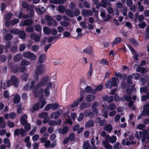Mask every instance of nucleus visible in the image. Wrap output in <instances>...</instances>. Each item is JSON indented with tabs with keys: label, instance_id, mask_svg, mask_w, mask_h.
Returning a JSON list of instances; mask_svg holds the SVG:
<instances>
[{
	"label": "nucleus",
	"instance_id": "nucleus-1",
	"mask_svg": "<svg viewBox=\"0 0 149 149\" xmlns=\"http://www.w3.org/2000/svg\"><path fill=\"white\" fill-rule=\"evenodd\" d=\"M119 80L117 78L113 77L112 78L111 80H108L105 84V86L106 88H110L116 86L118 85L117 81Z\"/></svg>",
	"mask_w": 149,
	"mask_h": 149
},
{
	"label": "nucleus",
	"instance_id": "nucleus-2",
	"mask_svg": "<svg viewBox=\"0 0 149 149\" xmlns=\"http://www.w3.org/2000/svg\"><path fill=\"white\" fill-rule=\"evenodd\" d=\"M49 81V77L47 75L43 77L41 80L38 82V84L36 85L35 89H38L40 87H43L47 85Z\"/></svg>",
	"mask_w": 149,
	"mask_h": 149
},
{
	"label": "nucleus",
	"instance_id": "nucleus-3",
	"mask_svg": "<svg viewBox=\"0 0 149 149\" xmlns=\"http://www.w3.org/2000/svg\"><path fill=\"white\" fill-rule=\"evenodd\" d=\"M66 14L70 17H73L74 16H77L79 15L80 12L78 8L75 9L74 11L69 9H67L65 11Z\"/></svg>",
	"mask_w": 149,
	"mask_h": 149
},
{
	"label": "nucleus",
	"instance_id": "nucleus-4",
	"mask_svg": "<svg viewBox=\"0 0 149 149\" xmlns=\"http://www.w3.org/2000/svg\"><path fill=\"white\" fill-rule=\"evenodd\" d=\"M45 66L44 65L41 64L38 66L35 70V74L36 76H38L42 74H43L45 72Z\"/></svg>",
	"mask_w": 149,
	"mask_h": 149
},
{
	"label": "nucleus",
	"instance_id": "nucleus-5",
	"mask_svg": "<svg viewBox=\"0 0 149 149\" xmlns=\"http://www.w3.org/2000/svg\"><path fill=\"white\" fill-rule=\"evenodd\" d=\"M23 56L24 58L29 59L31 61H34L36 59V56L35 54L29 51L24 53Z\"/></svg>",
	"mask_w": 149,
	"mask_h": 149
},
{
	"label": "nucleus",
	"instance_id": "nucleus-6",
	"mask_svg": "<svg viewBox=\"0 0 149 149\" xmlns=\"http://www.w3.org/2000/svg\"><path fill=\"white\" fill-rule=\"evenodd\" d=\"M8 66L10 69L11 71L14 73H15L18 72L19 68L17 65L16 64L13 65L11 63H10L8 64Z\"/></svg>",
	"mask_w": 149,
	"mask_h": 149
},
{
	"label": "nucleus",
	"instance_id": "nucleus-7",
	"mask_svg": "<svg viewBox=\"0 0 149 149\" xmlns=\"http://www.w3.org/2000/svg\"><path fill=\"white\" fill-rule=\"evenodd\" d=\"M148 133L147 130H145L141 131H139L138 133V132H136L135 134V137L138 139L141 138V137L144 136L146 135Z\"/></svg>",
	"mask_w": 149,
	"mask_h": 149
},
{
	"label": "nucleus",
	"instance_id": "nucleus-8",
	"mask_svg": "<svg viewBox=\"0 0 149 149\" xmlns=\"http://www.w3.org/2000/svg\"><path fill=\"white\" fill-rule=\"evenodd\" d=\"M10 80L13 85L17 87L19 85V80L18 78L15 75H13L10 77Z\"/></svg>",
	"mask_w": 149,
	"mask_h": 149
},
{
	"label": "nucleus",
	"instance_id": "nucleus-9",
	"mask_svg": "<svg viewBox=\"0 0 149 149\" xmlns=\"http://www.w3.org/2000/svg\"><path fill=\"white\" fill-rule=\"evenodd\" d=\"M115 76L118 78L120 79H122L123 81L125 80L127 78V75L125 74H122L120 72H115Z\"/></svg>",
	"mask_w": 149,
	"mask_h": 149
},
{
	"label": "nucleus",
	"instance_id": "nucleus-10",
	"mask_svg": "<svg viewBox=\"0 0 149 149\" xmlns=\"http://www.w3.org/2000/svg\"><path fill=\"white\" fill-rule=\"evenodd\" d=\"M82 15L84 17H87L89 16H91L93 13L91 10L84 9L81 11Z\"/></svg>",
	"mask_w": 149,
	"mask_h": 149
},
{
	"label": "nucleus",
	"instance_id": "nucleus-11",
	"mask_svg": "<svg viewBox=\"0 0 149 149\" xmlns=\"http://www.w3.org/2000/svg\"><path fill=\"white\" fill-rule=\"evenodd\" d=\"M30 37L32 40L36 42H39L40 40V36L36 33H32L30 35Z\"/></svg>",
	"mask_w": 149,
	"mask_h": 149
},
{
	"label": "nucleus",
	"instance_id": "nucleus-12",
	"mask_svg": "<svg viewBox=\"0 0 149 149\" xmlns=\"http://www.w3.org/2000/svg\"><path fill=\"white\" fill-rule=\"evenodd\" d=\"M107 141L109 143H113L116 140L117 138L115 136H112L111 137L109 135H108L106 137Z\"/></svg>",
	"mask_w": 149,
	"mask_h": 149
},
{
	"label": "nucleus",
	"instance_id": "nucleus-13",
	"mask_svg": "<svg viewBox=\"0 0 149 149\" xmlns=\"http://www.w3.org/2000/svg\"><path fill=\"white\" fill-rule=\"evenodd\" d=\"M27 116L26 114H24L20 118V122L22 125L24 126L27 123Z\"/></svg>",
	"mask_w": 149,
	"mask_h": 149
},
{
	"label": "nucleus",
	"instance_id": "nucleus-14",
	"mask_svg": "<svg viewBox=\"0 0 149 149\" xmlns=\"http://www.w3.org/2000/svg\"><path fill=\"white\" fill-rule=\"evenodd\" d=\"M22 6L24 8H26L27 10H30L32 9V6L29 5L28 3L25 1H23L22 4Z\"/></svg>",
	"mask_w": 149,
	"mask_h": 149
},
{
	"label": "nucleus",
	"instance_id": "nucleus-15",
	"mask_svg": "<svg viewBox=\"0 0 149 149\" xmlns=\"http://www.w3.org/2000/svg\"><path fill=\"white\" fill-rule=\"evenodd\" d=\"M93 49L92 46H89L84 49L83 50V52L88 54H90L93 52Z\"/></svg>",
	"mask_w": 149,
	"mask_h": 149
},
{
	"label": "nucleus",
	"instance_id": "nucleus-16",
	"mask_svg": "<svg viewBox=\"0 0 149 149\" xmlns=\"http://www.w3.org/2000/svg\"><path fill=\"white\" fill-rule=\"evenodd\" d=\"M91 103L90 102L85 103L83 102L80 106V109H83L85 108H87L90 107L91 105Z\"/></svg>",
	"mask_w": 149,
	"mask_h": 149
},
{
	"label": "nucleus",
	"instance_id": "nucleus-17",
	"mask_svg": "<svg viewBox=\"0 0 149 149\" xmlns=\"http://www.w3.org/2000/svg\"><path fill=\"white\" fill-rule=\"evenodd\" d=\"M122 41V40L121 38L119 37H116L115 38L114 40L112 43V46L115 45L116 44L120 43Z\"/></svg>",
	"mask_w": 149,
	"mask_h": 149
},
{
	"label": "nucleus",
	"instance_id": "nucleus-18",
	"mask_svg": "<svg viewBox=\"0 0 149 149\" xmlns=\"http://www.w3.org/2000/svg\"><path fill=\"white\" fill-rule=\"evenodd\" d=\"M60 115V113L58 111L53 113L51 114L50 117L51 118H54V119H57Z\"/></svg>",
	"mask_w": 149,
	"mask_h": 149
},
{
	"label": "nucleus",
	"instance_id": "nucleus-19",
	"mask_svg": "<svg viewBox=\"0 0 149 149\" xmlns=\"http://www.w3.org/2000/svg\"><path fill=\"white\" fill-rule=\"evenodd\" d=\"M91 147V145L88 140L85 141L83 144V149H89Z\"/></svg>",
	"mask_w": 149,
	"mask_h": 149
},
{
	"label": "nucleus",
	"instance_id": "nucleus-20",
	"mask_svg": "<svg viewBox=\"0 0 149 149\" xmlns=\"http://www.w3.org/2000/svg\"><path fill=\"white\" fill-rule=\"evenodd\" d=\"M22 59V55L21 54H18L14 56V61L15 62L20 61Z\"/></svg>",
	"mask_w": 149,
	"mask_h": 149
},
{
	"label": "nucleus",
	"instance_id": "nucleus-21",
	"mask_svg": "<svg viewBox=\"0 0 149 149\" xmlns=\"http://www.w3.org/2000/svg\"><path fill=\"white\" fill-rule=\"evenodd\" d=\"M46 59V55L44 54H41L39 56V61L40 63H44Z\"/></svg>",
	"mask_w": 149,
	"mask_h": 149
},
{
	"label": "nucleus",
	"instance_id": "nucleus-22",
	"mask_svg": "<svg viewBox=\"0 0 149 149\" xmlns=\"http://www.w3.org/2000/svg\"><path fill=\"white\" fill-rule=\"evenodd\" d=\"M20 96L19 95H17L14 97L13 103L15 104H17L19 102L20 100Z\"/></svg>",
	"mask_w": 149,
	"mask_h": 149
},
{
	"label": "nucleus",
	"instance_id": "nucleus-23",
	"mask_svg": "<svg viewBox=\"0 0 149 149\" xmlns=\"http://www.w3.org/2000/svg\"><path fill=\"white\" fill-rule=\"evenodd\" d=\"M129 41L134 46H137L139 45V43L135 39L132 38H130L129 39Z\"/></svg>",
	"mask_w": 149,
	"mask_h": 149
},
{
	"label": "nucleus",
	"instance_id": "nucleus-24",
	"mask_svg": "<svg viewBox=\"0 0 149 149\" xmlns=\"http://www.w3.org/2000/svg\"><path fill=\"white\" fill-rule=\"evenodd\" d=\"M94 121L90 119L89 120L86 122V125L85 127H91L93 126L94 125Z\"/></svg>",
	"mask_w": 149,
	"mask_h": 149
},
{
	"label": "nucleus",
	"instance_id": "nucleus-25",
	"mask_svg": "<svg viewBox=\"0 0 149 149\" xmlns=\"http://www.w3.org/2000/svg\"><path fill=\"white\" fill-rule=\"evenodd\" d=\"M33 23V20L31 19H28L24 21V25L30 26Z\"/></svg>",
	"mask_w": 149,
	"mask_h": 149
},
{
	"label": "nucleus",
	"instance_id": "nucleus-26",
	"mask_svg": "<svg viewBox=\"0 0 149 149\" xmlns=\"http://www.w3.org/2000/svg\"><path fill=\"white\" fill-rule=\"evenodd\" d=\"M102 144L104 145V147L107 149H112V146L109 144L108 142L106 140H104Z\"/></svg>",
	"mask_w": 149,
	"mask_h": 149
},
{
	"label": "nucleus",
	"instance_id": "nucleus-27",
	"mask_svg": "<svg viewBox=\"0 0 149 149\" xmlns=\"http://www.w3.org/2000/svg\"><path fill=\"white\" fill-rule=\"evenodd\" d=\"M112 126L110 124H107L104 126V130L108 132H111L112 129Z\"/></svg>",
	"mask_w": 149,
	"mask_h": 149
},
{
	"label": "nucleus",
	"instance_id": "nucleus-28",
	"mask_svg": "<svg viewBox=\"0 0 149 149\" xmlns=\"http://www.w3.org/2000/svg\"><path fill=\"white\" fill-rule=\"evenodd\" d=\"M95 97L94 95H88L86 97V100L88 102H90L93 100Z\"/></svg>",
	"mask_w": 149,
	"mask_h": 149
},
{
	"label": "nucleus",
	"instance_id": "nucleus-29",
	"mask_svg": "<svg viewBox=\"0 0 149 149\" xmlns=\"http://www.w3.org/2000/svg\"><path fill=\"white\" fill-rule=\"evenodd\" d=\"M68 128L67 127H64L62 128L61 132V129L60 128V130H59L58 132L59 133L61 132L62 134H65L66 133L68 130Z\"/></svg>",
	"mask_w": 149,
	"mask_h": 149
},
{
	"label": "nucleus",
	"instance_id": "nucleus-30",
	"mask_svg": "<svg viewBox=\"0 0 149 149\" xmlns=\"http://www.w3.org/2000/svg\"><path fill=\"white\" fill-rule=\"evenodd\" d=\"M13 38L12 35L8 33L6 34L4 36V39L5 41H10Z\"/></svg>",
	"mask_w": 149,
	"mask_h": 149
},
{
	"label": "nucleus",
	"instance_id": "nucleus-31",
	"mask_svg": "<svg viewBox=\"0 0 149 149\" xmlns=\"http://www.w3.org/2000/svg\"><path fill=\"white\" fill-rule=\"evenodd\" d=\"M81 101H80V99L79 98L77 99V100H75L73 102L71 106L72 107H74L78 106L80 103Z\"/></svg>",
	"mask_w": 149,
	"mask_h": 149
},
{
	"label": "nucleus",
	"instance_id": "nucleus-32",
	"mask_svg": "<svg viewBox=\"0 0 149 149\" xmlns=\"http://www.w3.org/2000/svg\"><path fill=\"white\" fill-rule=\"evenodd\" d=\"M20 31L19 34V37L21 39H24L26 36V33L23 30H21Z\"/></svg>",
	"mask_w": 149,
	"mask_h": 149
},
{
	"label": "nucleus",
	"instance_id": "nucleus-33",
	"mask_svg": "<svg viewBox=\"0 0 149 149\" xmlns=\"http://www.w3.org/2000/svg\"><path fill=\"white\" fill-rule=\"evenodd\" d=\"M65 7L63 5H59L58 7V11L61 13H63L65 12Z\"/></svg>",
	"mask_w": 149,
	"mask_h": 149
},
{
	"label": "nucleus",
	"instance_id": "nucleus-34",
	"mask_svg": "<svg viewBox=\"0 0 149 149\" xmlns=\"http://www.w3.org/2000/svg\"><path fill=\"white\" fill-rule=\"evenodd\" d=\"M97 102L95 101L93 104L92 106V110L93 112L97 113Z\"/></svg>",
	"mask_w": 149,
	"mask_h": 149
},
{
	"label": "nucleus",
	"instance_id": "nucleus-35",
	"mask_svg": "<svg viewBox=\"0 0 149 149\" xmlns=\"http://www.w3.org/2000/svg\"><path fill=\"white\" fill-rule=\"evenodd\" d=\"M133 77L131 75H130L127 76V82L129 84H132V79Z\"/></svg>",
	"mask_w": 149,
	"mask_h": 149
},
{
	"label": "nucleus",
	"instance_id": "nucleus-36",
	"mask_svg": "<svg viewBox=\"0 0 149 149\" xmlns=\"http://www.w3.org/2000/svg\"><path fill=\"white\" fill-rule=\"evenodd\" d=\"M35 10L39 15H42L45 12V10H42L40 8H35Z\"/></svg>",
	"mask_w": 149,
	"mask_h": 149
},
{
	"label": "nucleus",
	"instance_id": "nucleus-37",
	"mask_svg": "<svg viewBox=\"0 0 149 149\" xmlns=\"http://www.w3.org/2000/svg\"><path fill=\"white\" fill-rule=\"evenodd\" d=\"M69 140L71 141H73L75 139V134L74 133H71L70 134L68 137Z\"/></svg>",
	"mask_w": 149,
	"mask_h": 149
},
{
	"label": "nucleus",
	"instance_id": "nucleus-38",
	"mask_svg": "<svg viewBox=\"0 0 149 149\" xmlns=\"http://www.w3.org/2000/svg\"><path fill=\"white\" fill-rule=\"evenodd\" d=\"M29 78V74L24 73L22 75V79L23 81H26Z\"/></svg>",
	"mask_w": 149,
	"mask_h": 149
},
{
	"label": "nucleus",
	"instance_id": "nucleus-39",
	"mask_svg": "<svg viewBox=\"0 0 149 149\" xmlns=\"http://www.w3.org/2000/svg\"><path fill=\"white\" fill-rule=\"evenodd\" d=\"M100 63L103 65H109L108 61L105 58L102 59L100 62Z\"/></svg>",
	"mask_w": 149,
	"mask_h": 149
},
{
	"label": "nucleus",
	"instance_id": "nucleus-40",
	"mask_svg": "<svg viewBox=\"0 0 149 149\" xmlns=\"http://www.w3.org/2000/svg\"><path fill=\"white\" fill-rule=\"evenodd\" d=\"M40 103L37 102L33 106L32 109L34 111H37L38 110L40 107Z\"/></svg>",
	"mask_w": 149,
	"mask_h": 149
},
{
	"label": "nucleus",
	"instance_id": "nucleus-41",
	"mask_svg": "<svg viewBox=\"0 0 149 149\" xmlns=\"http://www.w3.org/2000/svg\"><path fill=\"white\" fill-rule=\"evenodd\" d=\"M35 30L38 32H40L42 31V27L39 24H36L34 26Z\"/></svg>",
	"mask_w": 149,
	"mask_h": 149
},
{
	"label": "nucleus",
	"instance_id": "nucleus-42",
	"mask_svg": "<svg viewBox=\"0 0 149 149\" xmlns=\"http://www.w3.org/2000/svg\"><path fill=\"white\" fill-rule=\"evenodd\" d=\"M43 31L44 33L47 34H49L51 32L50 29L47 26L44 27L43 28Z\"/></svg>",
	"mask_w": 149,
	"mask_h": 149
},
{
	"label": "nucleus",
	"instance_id": "nucleus-43",
	"mask_svg": "<svg viewBox=\"0 0 149 149\" xmlns=\"http://www.w3.org/2000/svg\"><path fill=\"white\" fill-rule=\"evenodd\" d=\"M85 93V91L84 90H82L80 92V97L79 98L80 99V101H82L84 99V95Z\"/></svg>",
	"mask_w": 149,
	"mask_h": 149
},
{
	"label": "nucleus",
	"instance_id": "nucleus-44",
	"mask_svg": "<svg viewBox=\"0 0 149 149\" xmlns=\"http://www.w3.org/2000/svg\"><path fill=\"white\" fill-rule=\"evenodd\" d=\"M116 106L114 103H111L108 106V109L110 110L113 111L116 108Z\"/></svg>",
	"mask_w": 149,
	"mask_h": 149
},
{
	"label": "nucleus",
	"instance_id": "nucleus-45",
	"mask_svg": "<svg viewBox=\"0 0 149 149\" xmlns=\"http://www.w3.org/2000/svg\"><path fill=\"white\" fill-rule=\"evenodd\" d=\"M21 64L22 65L27 66L30 65V63L26 59H23L21 61Z\"/></svg>",
	"mask_w": 149,
	"mask_h": 149
},
{
	"label": "nucleus",
	"instance_id": "nucleus-46",
	"mask_svg": "<svg viewBox=\"0 0 149 149\" xmlns=\"http://www.w3.org/2000/svg\"><path fill=\"white\" fill-rule=\"evenodd\" d=\"M103 116L105 118H107L108 115V112L107 111V108L104 107L103 109Z\"/></svg>",
	"mask_w": 149,
	"mask_h": 149
},
{
	"label": "nucleus",
	"instance_id": "nucleus-47",
	"mask_svg": "<svg viewBox=\"0 0 149 149\" xmlns=\"http://www.w3.org/2000/svg\"><path fill=\"white\" fill-rule=\"evenodd\" d=\"M26 31L28 33L33 32L34 31V29L32 26H29L27 27L26 29Z\"/></svg>",
	"mask_w": 149,
	"mask_h": 149
},
{
	"label": "nucleus",
	"instance_id": "nucleus-48",
	"mask_svg": "<svg viewBox=\"0 0 149 149\" xmlns=\"http://www.w3.org/2000/svg\"><path fill=\"white\" fill-rule=\"evenodd\" d=\"M59 106V104L58 103H55L54 104H52V110H56L58 109Z\"/></svg>",
	"mask_w": 149,
	"mask_h": 149
},
{
	"label": "nucleus",
	"instance_id": "nucleus-49",
	"mask_svg": "<svg viewBox=\"0 0 149 149\" xmlns=\"http://www.w3.org/2000/svg\"><path fill=\"white\" fill-rule=\"evenodd\" d=\"M48 115V114L47 112H44L40 113L39 114V116L41 118H43L48 117L47 116Z\"/></svg>",
	"mask_w": 149,
	"mask_h": 149
},
{
	"label": "nucleus",
	"instance_id": "nucleus-50",
	"mask_svg": "<svg viewBox=\"0 0 149 149\" xmlns=\"http://www.w3.org/2000/svg\"><path fill=\"white\" fill-rule=\"evenodd\" d=\"M20 31L21 30L17 29H12L11 30L10 33L14 34H19L20 33V32H21Z\"/></svg>",
	"mask_w": 149,
	"mask_h": 149
},
{
	"label": "nucleus",
	"instance_id": "nucleus-51",
	"mask_svg": "<svg viewBox=\"0 0 149 149\" xmlns=\"http://www.w3.org/2000/svg\"><path fill=\"white\" fill-rule=\"evenodd\" d=\"M133 90L131 88H128L126 90L127 95L129 96H131L132 94Z\"/></svg>",
	"mask_w": 149,
	"mask_h": 149
},
{
	"label": "nucleus",
	"instance_id": "nucleus-52",
	"mask_svg": "<svg viewBox=\"0 0 149 149\" xmlns=\"http://www.w3.org/2000/svg\"><path fill=\"white\" fill-rule=\"evenodd\" d=\"M11 47V42H10L8 41L6 42L5 45V51L7 52V50L10 48Z\"/></svg>",
	"mask_w": 149,
	"mask_h": 149
},
{
	"label": "nucleus",
	"instance_id": "nucleus-53",
	"mask_svg": "<svg viewBox=\"0 0 149 149\" xmlns=\"http://www.w3.org/2000/svg\"><path fill=\"white\" fill-rule=\"evenodd\" d=\"M27 134L26 131L22 128L20 129V135L22 137L25 136Z\"/></svg>",
	"mask_w": 149,
	"mask_h": 149
},
{
	"label": "nucleus",
	"instance_id": "nucleus-54",
	"mask_svg": "<svg viewBox=\"0 0 149 149\" xmlns=\"http://www.w3.org/2000/svg\"><path fill=\"white\" fill-rule=\"evenodd\" d=\"M107 0H102L101 2V7L103 8H106L107 7Z\"/></svg>",
	"mask_w": 149,
	"mask_h": 149
},
{
	"label": "nucleus",
	"instance_id": "nucleus-55",
	"mask_svg": "<svg viewBox=\"0 0 149 149\" xmlns=\"http://www.w3.org/2000/svg\"><path fill=\"white\" fill-rule=\"evenodd\" d=\"M24 128L25 130L29 131L31 129V126L30 124L29 123H27L24 125Z\"/></svg>",
	"mask_w": 149,
	"mask_h": 149
},
{
	"label": "nucleus",
	"instance_id": "nucleus-56",
	"mask_svg": "<svg viewBox=\"0 0 149 149\" xmlns=\"http://www.w3.org/2000/svg\"><path fill=\"white\" fill-rule=\"evenodd\" d=\"M35 81L34 80L32 81L31 82L30 88L31 89H33V90H37L38 89H35L36 85L35 86Z\"/></svg>",
	"mask_w": 149,
	"mask_h": 149
},
{
	"label": "nucleus",
	"instance_id": "nucleus-57",
	"mask_svg": "<svg viewBox=\"0 0 149 149\" xmlns=\"http://www.w3.org/2000/svg\"><path fill=\"white\" fill-rule=\"evenodd\" d=\"M39 48V47L38 45H35L32 47V50L34 52H37Z\"/></svg>",
	"mask_w": 149,
	"mask_h": 149
},
{
	"label": "nucleus",
	"instance_id": "nucleus-58",
	"mask_svg": "<svg viewBox=\"0 0 149 149\" xmlns=\"http://www.w3.org/2000/svg\"><path fill=\"white\" fill-rule=\"evenodd\" d=\"M8 126L10 128H12L14 127L15 124L13 122H11L10 121H8L7 122Z\"/></svg>",
	"mask_w": 149,
	"mask_h": 149
},
{
	"label": "nucleus",
	"instance_id": "nucleus-59",
	"mask_svg": "<svg viewBox=\"0 0 149 149\" xmlns=\"http://www.w3.org/2000/svg\"><path fill=\"white\" fill-rule=\"evenodd\" d=\"M60 24L62 26L66 27L69 26V23L65 21H62L61 22Z\"/></svg>",
	"mask_w": 149,
	"mask_h": 149
},
{
	"label": "nucleus",
	"instance_id": "nucleus-60",
	"mask_svg": "<svg viewBox=\"0 0 149 149\" xmlns=\"http://www.w3.org/2000/svg\"><path fill=\"white\" fill-rule=\"evenodd\" d=\"M20 129H16L14 131V136H18L20 134Z\"/></svg>",
	"mask_w": 149,
	"mask_h": 149
},
{
	"label": "nucleus",
	"instance_id": "nucleus-61",
	"mask_svg": "<svg viewBox=\"0 0 149 149\" xmlns=\"http://www.w3.org/2000/svg\"><path fill=\"white\" fill-rule=\"evenodd\" d=\"M145 127V125L143 124H140L137 125L136 128L137 129L140 130H143Z\"/></svg>",
	"mask_w": 149,
	"mask_h": 149
},
{
	"label": "nucleus",
	"instance_id": "nucleus-62",
	"mask_svg": "<svg viewBox=\"0 0 149 149\" xmlns=\"http://www.w3.org/2000/svg\"><path fill=\"white\" fill-rule=\"evenodd\" d=\"M44 93L46 97H48L49 96L50 93L49 89L46 88L44 90Z\"/></svg>",
	"mask_w": 149,
	"mask_h": 149
},
{
	"label": "nucleus",
	"instance_id": "nucleus-63",
	"mask_svg": "<svg viewBox=\"0 0 149 149\" xmlns=\"http://www.w3.org/2000/svg\"><path fill=\"white\" fill-rule=\"evenodd\" d=\"M121 147V145L119 142H117L114 145V148L115 149H119Z\"/></svg>",
	"mask_w": 149,
	"mask_h": 149
},
{
	"label": "nucleus",
	"instance_id": "nucleus-64",
	"mask_svg": "<svg viewBox=\"0 0 149 149\" xmlns=\"http://www.w3.org/2000/svg\"><path fill=\"white\" fill-rule=\"evenodd\" d=\"M13 14L12 13H9L6 14L5 16V18L6 19L8 20L11 18L13 16Z\"/></svg>",
	"mask_w": 149,
	"mask_h": 149
}]
</instances>
